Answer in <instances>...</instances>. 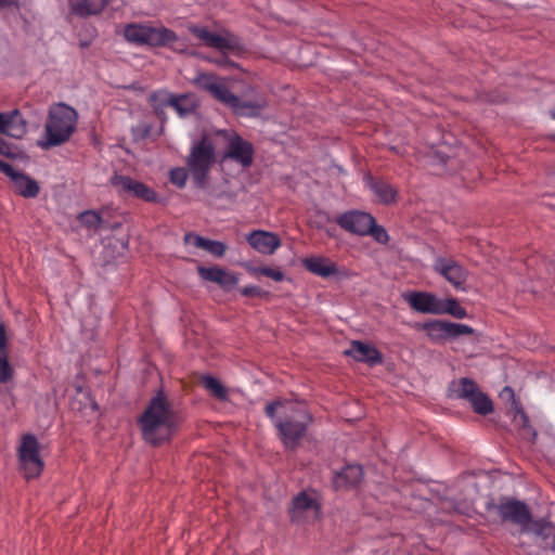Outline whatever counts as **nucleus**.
Wrapping results in <instances>:
<instances>
[{"label":"nucleus","mask_w":555,"mask_h":555,"mask_svg":"<svg viewBox=\"0 0 555 555\" xmlns=\"http://www.w3.org/2000/svg\"><path fill=\"white\" fill-rule=\"evenodd\" d=\"M266 413L274 422L280 439L288 450L298 447L312 423V416L302 401L276 400L266 405Z\"/></svg>","instance_id":"f257e3e1"},{"label":"nucleus","mask_w":555,"mask_h":555,"mask_svg":"<svg viewBox=\"0 0 555 555\" xmlns=\"http://www.w3.org/2000/svg\"><path fill=\"white\" fill-rule=\"evenodd\" d=\"M178 416L163 392L157 393L139 418L143 439L151 444L168 441L178 427Z\"/></svg>","instance_id":"f03ea898"},{"label":"nucleus","mask_w":555,"mask_h":555,"mask_svg":"<svg viewBox=\"0 0 555 555\" xmlns=\"http://www.w3.org/2000/svg\"><path fill=\"white\" fill-rule=\"evenodd\" d=\"M193 83L240 116H257L267 105L262 99L256 101L241 100L229 89L225 78L212 74L199 73L193 79Z\"/></svg>","instance_id":"7ed1b4c3"},{"label":"nucleus","mask_w":555,"mask_h":555,"mask_svg":"<svg viewBox=\"0 0 555 555\" xmlns=\"http://www.w3.org/2000/svg\"><path fill=\"white\" fill-rule=\"evenodd\" d=\"M496 511L504 521H512L520 525L522 528L519 532L520 548L524 553L531 555L524 546L528 542H542L554 533V527L548 522H535L529 526L531 514L527 505L520 501L509 500L502 502L496 506Z\"/></svg>","instance_id":"20e7f679"},{"label":"nucleus","mask_w":555,"mask_h":555,"mask_svg":"<svg viewBox=\"0 0 555 555\" xmlns=\"http://www.w3.org/2000/svg\"><path fill=\"white\" fill-rule=\"evenodd\" d=\"M78 122L77 111L63 103L53 104L48 112L44 135L38 142L42 149L59 146L73 135Z\"/></svg>","instance_id":"39448f33"},{"label":"nucleus","mask_w":555,"mask_h":555,"mask_svg":"<svg viewBox=\"0 0 555 555\" xmlns=\"http://www.w3.org/2000/svg\"><path fill=\"white\" fill-rule=\"evenodd\" d=\"M122 34L127 41L137 46H168L179 52L185 51V44L172 30L164 26L154 27L149 24L132 23L124 27Z\"/></svg>","instance_id":"423d86ee"},{"label":"nucleus","mask_w":555,"mask_h":555,"mask_svg":"<svg viewBox=\"0 0 555 555\" xmlns=\"http://www.w3.org/2000/svg\"><path fill=\"white\" fill-rule=\"evenodd\" d=\"M215 160V142L210 133H205L199 140L193 142L188 157L189 170L198 186L206 184L209 170Z\"/></svg>","instance_id":"0eeeda50"},{"label":"nucleus","mask_w":555,"mask_h":555,"mask_svg":"<svg viewBox=\"0 0 555 555\" xmlns=\"http://www.w3.org/2000/svg\"><path fill=\"white\" fill-rule=\"evenodd\" d=\"M449 396L468 401L473 410L478 414L487 415L493 411L491 399L470 378L462 377L452 380L449 385Z\"/></svg>","instance_id":"6e6552de"},{"label":"nucleus","mask_w":555,"mask_h":555,"mask_svg":"<svg viewBox=\"0 0 555 555\" xmlns=\"http://www.w3.org/2000/svg\"><path fill=\"white\" fill-rule=\"evenodd\" d=\"M18 460L25 478H37L43 469L40 447L35 436L24 435L18 447Z\"/></svg>","instance_id":"1a4fd4ad"},{"label":"nucleus","mask_w":555,"mask_h":555,"mask_svg":"<svg viewBox=\"0 0 555 555\" xmlns=\"http://www.w3.org/2000/svg\"><path fill=\"white\" fill-rule=\"evenodd\" d=\"M217 135H222L228 142L227 150L221 158L224 165L228 160L240 164L243 168H247L253 163L254 147L253 145L240 137L236 132L230 130H219Z\"/></svg>","instance_id":"9d476101"},{"label":"nucleus","mask_w":555,"mask_h":555,"mask_svg":"<svg viewBox=\"0 0 555 555\" xmlns=\"http://www.w3.org/2000/svg\"><path fill=\"white\" fill-rule=\"evenodd\" d=\"M321 513L320 503L315 492L302 491L293 500L291 517L298 524L313 522L319 519Z\"/></svg>","instance_id":"9b49d317"},{"label":"nucleus","mask_w":555,"mask_h":555,"mask_svg":"<svg viewBox=\"0 0 555 555\" xmlns=\"http://www.w3.org/2000/svg\"><path fill=\"white\" fill-rule=\"evenodd\" d=\"M189 30L205 46L219 50L222 53L237 48V40L228 33L210 31L206 27L190 26Z\"/></svg>","instance_id":"f8f14e48"},{"label":"nucleus","mask_w":555,"mask_h":555,"mask_svg":"<svg viewBox=\"0 0 555 555\" xmlns=\"http://www.w3.org/2000/svg\"><path fill=\"white\" fill-rule=\"evenodd\" d=\"M434 270L442 275L455 289L465 291L468 271L452 258L438 257Z\"/></svg>","instance_id":"ddd939ff"},{"label":"nucleus","mask_w":555,"mask_h":555,"mask_svg":"<svg viewBox=\"0 0 555 555\" xmlns=\"http://www.w3.org/2000/svg\"><path fill=\"white\" fill-rule=\"evenodd\" d=\"M302 266L312 274L328 278H347L346 269L340 268L335 261L322 256H309L302 259Z\"/></svg>","instance_id":"4468645a"},{"label":"nucleus","mask_w":555,"mask_h":555,"mask_svg":"<svg viewBox=\"0 0 555 555\" xmlns=\"http://www.w3.org/2000/svg\"><path fill=\"white\" fill-rule=\"evenodd\" d=\"M336 221L344 230L356 235L365 236L369 235L374 217L364 211L350 210L340 215Z\"/></svg>","instance_id":"2eb2a0df"},{"label":"nucleus","mask_w":555,"mask_h":555,"mask_svg":"<svg viewBox=\"0 0 555 555\" xmlns=\"http://www.w3.org/2000/svg\"><path fill=\"white\" fill-rule=\"evenodd\" d=\"M113 184L118 188L120 192L133 195L145 202H155L157 199V193L155 191L130 177L115 176L113 178Z\"/></svg>","instance_id":"dca6fc26"},{"label":"nucleus","mask_w":555,"mask_h":555,"mask_svg":"<svg viewBox=\"0 0 555 555\" xmlns=\"http://www.w3.org/2000/svg\"><path fill=\"white\" fill-rule=\"evenodd\" d=\"M402 298L409 306L421 313L439 314L440 298L428 292H408Z\"/></svg>","instance_id":"f3484780"},{"label":"nucleus","mask_w":555,"mask_h":555,"mask_svg":"<svg viewBox=\"0 0 555 555\" xmlns=\"http://www.w3.org/2000/svg\"><path fill=\"white\" fill-rule=\"evenodd\" d=\"M247 242L255 250L263 255H272L281 245L276 234L262 230L248 234Z\"/></svg>","instance_id":"a211bd4d"},{"label":"nucleus","mask_w":555,"mask_h":555,"mask_svg":"<svg viewBox=\"0 0 555 555\" xmlns=\"http://www.w3.org/2000/svg\"><path fill=\"white\" fill-rule=\"evenodd\" d=\"M0 132L15 139L26 133V122L18 111L0 113Z\"/></svg>","instance_id":"6ab92c4d"},{"label":"nucleus","mask_w":555,"mask_h":555,"mask_svg":"<svg viewBox=\"0 0 555 555\" xmlns=\"http://www.w3.org/2000/svg\"><path fill=\"white\" fill-rule=\"evenodd\" d=\"M199 276L209 282L217 283L223 288H230L238 283V276L219 267L206 268L199 266L197 268Z\"/></svg>","instance_id":"aec40b11"},{"label":"nucleus","mask_w":555,"mask_h":555,"mask_svg":"<svg viewBox=\"0 0 555 555\" xmlns=\"http://www.w3.org/2000/svg\"><path fill=\"white\" fill-rule=\"evenodd\" d=\"M345 353L357 361L366 362L370 365H375L382 362L379 351L375 347L361 341H352L350 348L346 350Z\"/></svg>","instance_id":"412c9836"},{"label":"nucleus","mask_w":555,"mask_h":555,"mask_svg":"<svg viewBox=\"0 0 555 555\" xmlns=\"http://www.w3.org/2000/svg\"><path fill=\"white\" fill-rule=\"evenodd\" d=\"M164 102L172 106L181 117L194 113L197 108V101L192 94H182L179 96L166 94Z\"/></svg>","instance_id":"4be33fe9"},{"label":"nucleus","mask_w":555,"mask_h":555,"mask_svg":"<svg viewBox=\"0 0 555 555\" xmlns=\"http://www.w3.org/2000/svg\"><path fill=\"white\" fill-rule=\"evenodd\" d=\"M72 11L79 16L100 13L108 0H68Z\"/></svg>","instance_id":"5701e85b"},{"label":"nucleus","mask_w":555,"mask_h":555,"mask_svg":"<svg viewBox=\"0 0 555 555\" xmlns=\"http://www.w3.org/2000/svg\"><path fill=\"white\" fill-rule=\"evenodd\" d=\"M12 183L14 190L20 195L28 198L36 197L40 190L38 183L34 179L21 172L13 176Z\"/></svg>","instance_id":"b1692460"},{"label":"nucleus","mask_w":555,"mask_h":555,"mask_svg":"<svg viewBox=\"0 0 555 555\" xmlns=\"http://www.w3.org/2000/svg\"><path fill=\"white\" fill-rule=\"evenodd\" d=\"M363 476V470L360 465H347L335 477L336 487H350L360 482Z\"/></svg>","instance_id":"393cba45"},{"label":"nucleus","mask_w":555,"mask_h":555,"mask_svg":"<svg viewBox=\"0 0 555 555\" xmlns=\"http://www.w3.org/2000/svg\"><path fill=\"white\" fill-rule=\"evenodd\" d=\"M77 396L78 398H75L72 402V408L80 411L86 416H95L98 414V405L91 398L90 393L87 390L79 388Z\"/></svg>","instance_id":"a878e982"},{"label":"nucleus","mask_w":555,"mask_h":555,"mask_svg":"<svg viewBox=\"0 0 555 555\" xmlns=\"http://www.w3.org/2000/svg\"><path fill=\"white\" fill-rule=\"evenodd\" d=\"M369 188L379 203L391 204L396 201L397 191L386 182L371 181Z\"/></svg>","instance_id":"bb28decb"},{"label":"nucleus","mask_w":555,"mask_h":555,"mask_svg":"<svg viewBox=\"0 0 555 555\" xmlns=\"http://www.w3.org/2000/svg\"><path fill=\"white\" fill-rule=\"evenodd\" d=\"M205 389L215 398L225 401L229 398V389L217 378L212 376H203L202 378Z\"/></svg>","instance_id":"cd10ccee"},{"label":"nucleus","mask_w":555,"mask_h":555,"mask_svg":"<svg viewBox=\"0 0 555 555\" xmlns=\"http://www.w3.org/2000/svg\"><path fill=\"white\" fill-rule=\"evenodd\" d=\"M439 314H450L457 319L467 317V311L455 298H440Z\"/></svg>","instance_id":"c85d7f7f"},{"label":"nucleus","mask_w":555,"mask_h":555,"mask_svg":"<svg viewBox=\"0 0 555 555\" xmlns=\"http://www.w3.org/2000/svg\"><path fill=\"white\" fill-rule=\"evenodd\" d=\"M428 338L433 341H441L448 339L447 321L435 320L423 325Z\"/></svg>","instance_id":"c756f323"},{"label":"nucleus","mask_w":555,"mask_h":555,"mask_svg":"<svg viewBox=\"0 0 555 555\" xmlns=\"http://www.w3.org/2000/svg\"><path fill=\"white\" fill-rule=\"evenodd\" d=\"M474 332V328L469 325L447 321L448 339H454L462 335H473Z\"/></svg>","instance_id":"7c9ffc66"},{"label":"nucleus","mask_w":555,"mask_h":555,"mask_svg":"<svg viewBox=\"0 0 555 555\" xmlns=\"http://www.w3.org/2000/svg\"><path fill=\"white\" fill-rule=\"evenodd\" d=\"M78 219L83 225L91 230L99 229L102 222L101 216L93 210H87L81 212Z\"/></svg>","instance_id":"2f4dec72"},{"label":"nucleus","mask_w":555,"mask_h":555,"mask_svg":"<svg viewBox=\"0 0 555 555\" xmlns=\"http://www.w3.org/2000/svg\"><path fill=\"white\" fill-rule=\"evenodd\" d=\"M249 272L254 276L264 275V276L270 278L276 282H281L285 278L284 273L281 270L272 269L269 267L251 268V269H249Z\"/></svg>","instance_id":"473e14b6"},{"label":"nucleus","mask_w":555,"mask_h":555,"mask_svg":"<svg viewBox=\"0 0 555 555\" xmlns=\"http://www.w3.org/2000/svg\"><path fill=\"white\" fill-rule=\"evenodd\" d=\"M170 182L178 188H183L188 180V171L184 168H173L169 173Z\"/></svg>","instance_id":"72a5a7b5"},{"label":"nucleus","mask_w":555,"mask_h":555,"mask_svg":"<svg viewBox=\"0 0 555 555\" xmlns=\"http://www.w3.org/2000/svg\"><path fill=\"white\" fill-rule=\"evenodd\" d=\"M369 235H371L379 244H387L389 241V235L386 229L382 225H378L375 220L371 227Z\"/></svg>","instance_id":"f704fd0d"},{"label":"nucleus","mask_w":555,"mask_h":555,"mask_svg":"<svg viewBox=\"0 0 555 555\" xmlns=\"http://www.w3.org/2000/svg\"><path fill=\"white\" fill-rule=\"evenodd\" d=\"M227 250V246L224 243L220 241H212L210 242L208 246V253L216 256V257H222Z\"/></svg>","instance_id":"c9c22d12"},{"label":"nucleus","mask_w":555,"mask_h":555,"mask_svg":"<svg viewBox=\"0 0 555 555\" xmlns=\"http://www.w3.org/2000/svg\"><path fill=\"white\" fill-rule=\"evenodd\" d=\"M203 236L189 232L184 235L183 241L185 245L193 246L195 248H199L202 244Z\"/></svg>","instance_id":"e433bc0d"},{"label":"nucleus","mask_w":555,"mask_h":555,"mask_svg":"<svg viewBox=\"0 0 555 555\" xmlns=\"http://www.w3.org/2000/svg\"><path fill=\"white\" fill-rule=\"evenodd\" d=\"M241 294L243 296H263L267 295L266 292H262L259 287L254 285L245 286L241 289Z\"/></svg>","instance_id":"4c0bfd02"},{"label":"nucleus","mask_w":555,"mask_h":555,"mask_svg":"<svg viewBox=\"0 0 555 555\" xmlns=\"http://www.w3.org/2000/svg\"><path fill=\"white\" fill-rule=\"evenodd\" d=\"M8 347V336L5 334V327L2 322H0V356L2 353L8 354L7 352Z\"/></svg>","instance_id":"58836bf2"},{"label":"nucleus","mask_w":555,"mask_h":555,"mask_svg":"<svg viewBox=\"0 0 555 555\" xmlns=\"http://www.w3.org/2000/svg\"><path fill=\"white\" fill-rule=\"evenodd\" d=\"M0 171L7 175L11 180L13 179V176L17 175V171H15L10 164L3 160H0Z\"/></svg>","instance_id":"ea45409f"},{"label":"nucleus","mask_w":555,"mask_h":555,"mask_svg":"<svg viewBox=\"0 0 555 555\" xmlns=\"http://www.w3.org/2000/svg\"><path fill=\"white\" fill-rule=\"evenodd\" d=\"M20 1L18 0H0V10H12L18 9Z\"/></svg>","instance_id":"a19ab883"},{"label":"nucleus","mask_w":555,"mask_h":555,"mask_svg":"<svg viewBox=\"0 0 555 555\" xmlns=\"http://www.w3.org/2000/svg\"><path fill=\"white\" fill-rule=\"evenodd\" d=\"M0 154L7 156L13 155V153L11 152V147L2 139H0Z\"/></svg>","instance_id":"79ce46f5"},{"label":"nucleus","mask_w":555,"mask_h":555,"mask_svg":"<svg viewBox=\"0 0 555 555\" xmlns=\"http://www.w3.org/2000/svg\"><path fill=\"white\" fill-rule=\"evenodd\" d=\"M500 396L502 398H508V399H514V397H515L514 390L511 387H508V386L503 388V390L501 391Z\"/></svg>","instance_id":"37998d69"},{"label":"nucleus","mask_w":555,"mask_h":555,"mask_svg":"<svg viewBox=\"0 0 555 555\" xmlns=\"http://www.w3.org/2000/svg\"><path fill=\"white\" fill-rule=\"evenodd\" d=\"M210 242H211V240H208V238L203 237V240H202V244H201V247H199V248H202V249H204V250L208 251V246H209Z\"/></svg>","instance_id":"c03bdc74"},{"label":"nucleus","mask_w":555,"mask_h":555,"mask_svg":"<svg viewBox=\"0 0 555 555\" xmlns=\"http://www.w3.org/2000/svg\"><path fill=\"white\" fill-rule=\"evenodd\" d=\"M517 414L525 423H527V416L522 411H518Z\"/></svg>","instance_id":"a18cd8bd"},{"label":"nucleus","mask_w":555,"mask_h":555,"mask_svg":"<svg viewBox=\"0 0 555 555\" xmlns=\"http://www.w3.org/2000/svg\"><path fill=\"white\" fill-rule=\"evenodd\" d=\"M553 119H555V108L550 112Z\"/></svg>","instance_id":"49530a36"},{"label":"nucleus","mask_w":555,"mask_h":555,"mask_svg":"<svg viewBox=\"0 0 555 555\" xmlns=\"http://www.w3.org/2000/svg\"><path fill=\"white\" fill-rule=\"evenodd\" d=\"M320 217H321L322 221H323V220H327V217H326L325 215L320 216Z\"/></svg>","instance_id":"de8ad7c7"}]
</instances>
